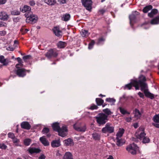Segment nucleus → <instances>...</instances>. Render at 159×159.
<instances>
[{
    "mask_svg": "<svg viewBox=\"0 0 159 159\" xmlns=\"http://www.w3.org/2000/svg\"><path fill=\"white\" fill-rule=\"evenodd\" d=\"M145 77L142 75H140L139 77L138 80L136 79H131L130 83L126 84L123 87L124 89L130 90L133 86L135 87L136 90H138L140 87L141 88L142 86V84L144 81H146Z\"/></svg>",
    "mask_w": 159,
    "mask_h": 159,
    "instance_id": "nucleus-1",
    "label": "nucleus"
},
{
    "mask_svg": "<svg viewBox=\"0 0 159 159\" xmlns=\"http://www.w3.org/2000/svg\"><path fill=\"white\" fill-rule=\"evenodd\" d=\"M52 127L53 130L57 131L59 135L62 137H64L66 135L67 129L65 126H63L61 128L58 122H55L53 123Z\"/></svg>",
    "mask_w": 159,
    "mask_h": 159,
    "instance_id": "nucleus-2",
    "label": "nucleus"
},
{
    "mask_svg": "<svg viewBox=\"0 0 159 159\" xmlns=\"http://www.w3.org/2000/svg\"><path fill=\"white\" fill-rule=\"evenodd\" d=\"M25 16L26 17V23L34 24L36 23L38 20L37 16L33 14L31 11L26 13L25 14Z\"/></svg>",
    "mask_w": 159,
    "mask_h": 159,
    "instance_id": "nucleus-3",
    "label": "nucleus"
},
{
    "mask_svg": "<svg viewBox=\"0 0 159 159\" xmlns=\"http://www.w3.org/2000/svg\"><path fill=\"white\" fill-rule=\"evenodd\" d=\"M95 118L97 123L100 126L104 125L108 120L107 115L102 113H99Z\"/></svg>",
    "mask_w": 159,
    "mask_h": 159,
    "instance_id": "nucleus-4",
    "label": "nucleus"
},
{
    "mask_svg": "<svg viewBox=\"0 0 159 159\" xmlns=\"http://www.w3.org/2000/svg\"><path fill=\"white\" fill-rule=\"evenodd\" d=\"M144 81L143 84H143L141 88V90L143 91L146 96L152 99L154 98V95L148 91V85Z\"/></svg>",
    "mask_w": 159,
    "mask_h": 159,
    "instance_id": "nucleus-5",
    "label": "nucleus"
},
{
    "mask_svg": "<svg viewBox=\"0 0 159 159\" xmlns=\"http://www.w3.org/2000/svg\"><path fill=\"white\" fill-rule=\"evenodd\" d=\"M102 132L104 133L111 134L114 132V127L111 126V124L109 123H107L105 127L102 129Z\"/></svg>",
    "mask_w": 159,
    "mask_h": 159,
    "instance_id": "nucleus-6",
    "label": "nucleus"
},
{
    "mask_svg": "<svg viewBox=\"0 0 159 159\" xmlns=\"http://www.w3.org/2000/svg\"><path fill=\"white\" fill-rule=\"evenodd\" d=\"M126 149L132 154L135 155L136 153V151L139 149V148L134 143H133L127 147Z\"/></svg>",
    "mask_w": 159,
    "mask_h": 159,
    "instance_id": "nucleus-7",
    "label": "nucleus"
},
{
    "mask_svg": "<svg viewBox=\"0 0 159 159\" xmlns=\"http://www.w3.org/2000/svg\"><path fill=\"white\" fill-rule=\"evenodd\" d=\"M135 136L137 138L140 140H142L145 136L146 134L144 133V129L143 127H140L139 130L135 134Z\"/></svg>",
    "mask_w": 159,
    "mask_h": 159,
    "instance_id": "nucleus-8",
    "label": "nucleus"
},
{
    "mask_svg": "<svg viewBox=\"0 0 159 159\" xmlns=\"http://www.w3.org/2000/svg\"><path fill=\"white\" fill-rule=\"evenodd\" d=\"M58 55L57 52L53 49H50L45 54V56L50 59L52 57H56Z\"/></svg>",
    "mask_w": 159,
    "mask_h": 159,
    "instance_id": "nucleus-9",
    "label": "nucleus"
},
{
    "mask_svg": "<svg viewBox=\"0 0 159 159\" xmlns=\"http://www.w3.org/2000/svg\"><path fill=\"white\" fill-rule=\"evenodd\" d=\"M83 5L86 9L90 11L91 9L92 1L91 0H81Z\"/></svg>",
    "mask_w": 159,
    "mask_h": 159,
    "instance_id": "nucleus-10",
    "label": "nucleus"
},
{
    "mask_svg": "<svg viewBox=\"0 0 159 159\" xmlns=\"http://www.w3.org/2000/svg\"><path fill=\"white\" fill-rule=\"evenodd\" d=\"M74 128L76 130L80 132H84L86 129L85 125L81 126L79 124L76 123L73 125Z\"/></svg>",
    "mask_w": 159,
    "mask_h": 159,
    "instance_id": "nucleus-11",
    "label": "nucleus"
},
{
    "mask_svg": "<svg viewBox=\"0 0 159 159\" xmlns=\"http://www.w3.org/2000/svg\"><path fill=\"white\" fill-rule=\"evenodd\" d=\"M29 72L30 70H26L24 69H18L16 71L17 75L20 77H23L26 75V71Z\"/></svg>",
    "mask_w": 159,
    "mask_h": 159,
    "instance_id": "nucleus-12",
    "label": "nucleus"
},
{
    "mask_svg": "<svg viewBox=\"0 0 159 159\" xmlns=\"http://www.w3.org/2000/svg\"><path fill=\"white\" fill-rule=\"evenodd\" d=\"M53 31L55 35L59 37L62 35V32L59 28L57 27H54L53 29Z\"/></svg>",
    "mask_w": 159,
    "mask_h": 159,
    "instance_id": "nucleus-13",
    "label": "nucleus"
},
{
    "mask_svg": "<svg viewBox=\"0 0 159 159\" xmlns=\"http://www.w3.org/2000/svg\"><path fill=\"white\" fill-rule=\"evenodd\" d=\"M27 151L30 154L39 153L41 151L39 149L35 148H29Z\"/></svg>",
    "mask_w": 159,
    "mask_h": 159,
    "instance_id": "nucleus-14",
    "label": "nucleus"
},
{
    "mask_svg": "<svg viewBox=\"0 0 159 159\" xmlns=\"http://www.w3.org/2000/svg\"><path fill=\"white\" fill-rule=\"evenodd\" d=\"M21 126L22 128L27 130L30 129L31 128V126L30 124L27 121L23 122L21 124Z\"/></svg>",
    "mask_w": 159,
    "mask_h": 159,
    "instance_id": "nucleus-15",
    "label": "nucleus"
},
{
    "mask_svg": "<svg viewBox=\"0 0 159 159\" xmlns=\"http://www.w3.org/2000/svg\"><path fill=\"white\" fill-rule=\"evenodd\" d=\"M9 18L8 15L4 11H2L0 13V19L2 20H7Z\"/></svg>",
    "mask_w": 159,
    "mask_h": 159,
    "instance_id": "nucleus-16",
    "label": "nucleus"
},
{
    "mask_svg": "<svg viewBox=\"0 0 159 159\" xmlns=\"http://www.w3.org/2000/svg\"><path fill=\"white\" fill-rule=\"evenodd\" d=\"M64 144L67 146H71L74 145V143L73 139L68 138L64 141Z\"/></svg>",
    "mask_w": 159,
    "mask_h": 159,
    "instance_id": "nucleus-17",
    "label": "nucleus"
},
{
    "mask_svg": "<svg viewBox=\"0 0 159 159\" xmlns=\"http://www.w3.org/2000/svg\"><path fill=\"white\" fill-rule=\"evenodd\" d=\"M20 10L23 13L30 12L31 10V7L27 5H25L23 7H20Z\"/></svg>",
    "mask_w": 159,
    "mask_h": 159,
    "instance_id": "nucleus-18",
    "label": "nucleus"
},
{
    "mask_svg": "<svg viewBox=\"0 0 159 159\" xmlns=\"http://www.w3.org/2000/svg\"><path fill=\"white\" fill-rule=\"evenodd\" d=\"M51 144L53 148L59 147L61 145L60 141L59 139L53 140L52 141Z\"/></svg>",
    "mask_w": 159,
    "mask_h": 159,
    "instance_id": "nucleus-19",
    "label": "nucleus"
},
{
    "mask_svg": "<svg viewBox=\"0 0 159 159\" xmlns=\"http://www.w3.org/2000/svg\"><path fill=\"white\" fill-rule=\"evenodd\" d=\"M39 140L45 146H48L49 145V143L48 140L43 136L40 138Z\"/></svg>",
    "mask_w": 159,
    "mask_h": 159,
    "instance_id": "nucleus-20",
    "label": "nucleus"
},
{
    "mask_svg": "<svg viewBox=\"0 0 159 159\" xmlns=\"http://www.w3.org/2000/svg\"><path fill=\"white\" fill-rule=\"evenodd\" d=\"M125 132V130L122 128H120L119 130L116 134V138L119 139L122 136L123 134Z\"/></svg>",
    "mask_w": 159,
    "mask_h": 159,
    "instance_id": "nucleus-21",
    "label": "nucleus"
},
{
    "mask_svg": "<svg viewBox=\"0 0 159 159\" xmlns=\"http://www.w3.org/2000/svg\"><path fill=\"white\" fill-rule=\"evenodd\" d=\"M116 144L118 146H121L125 143V140L121 139H116Z\"/></svg>",
    "mask_w": 159,
    "mask_h": 159,
    "instance_id": "nucleus-22",
    "label": "nucleus"
},
{
    "mask_svg": "<svg viewBox=\"0 0 159 159\" xmlns=\"http://www.w3.org/2000/svg\"><path fill=\"white\" fill-rule=\"evenodd\" d=\"M150 23L152 25L159 24V15L152 19L150 21Z\"/></svg>",
    "mask_w": 159,
    "mask_h": 159,
    "instance_id": "nucleus-23",
    "label": "nucleus"
},
{
    "mask_svg": "<svg viewBox=\"0 0 159 159\" xmlns=\"http://www.w3.org/2000/svg\"><path fill=\"white\" fill-rule=\"evenodd\" d=\"M129 18L130 20V24L131 25H132V23L135 21L136 16L134 13H132L129 16Z\"/></svg>",
    "mask_w": 159,
    "mask_h": 159,
    "instance_id": "nucleus-24",
    "label": "nucleus"
},
{
    "mask_svg": "<svg viewBox=\"0 0 159 159\" xmlns=\"http://www.w3.org/2000/svg\"><path fill=\"white\" fill-rule=\"evenodd\" d=\"M142 114L139 110L135 109L134 111V116L137 119H139L141 118Z\"/></svg>",
    "mask_w": 159,
    "mask_h": 159,
    "instance_id": "nucleus-25",
    "label": "nucleus"
},
{
    "mask_svg": "<svg viewBox=\"0 0 159 159\" xmlns=\"http://www.w3.org/2000/svg\"><path fill=\"white\" fill-rule=\"evenodd\" d=\"M158 13V10L157 9H153L152 10L151 12L148 14V16L150 17H152L154 15Z\"/></svg>",
    "mask_w": 159,
    "mask_h": 159,
    "instance_id": "nucleus-26",
    "label": "nucleus"
},
{
    "mask_svg": "<svg viewBox=\"0 0 159 159\" xmlns=\"http://www.w3.org/2000/svg\"><path fill=\"white\" fill-rule=\"evenodd\" d=\"M44 2L50 6L54 5L57 2L55 0H44Z\"/></svg>",
    "mask_w": 159,
    "mask_h": 159,
    "instance_id": "nucleus-27",
    "label": "nucleus"
},
{
    "mask_svg": "<svg viewBox=\"0 0 159 159\" xmlns=\"http://www.w3.org/2000/svg\"><path fill=\"white\" fill-rule=\"evenodd\" d=\"M92 137L96 140H99L101 138V134L97 133H95L92 134Z\"/></svg>",
    "mask_w": 159,
    "mask_h": 159,
    "instance_id": "nucleus-28",
    "label": "nucleus"
},
{
    "mask_svg": "<svg viewBox=\"0 0 159 159\" xmlns=\"http://www.w3.org/2000/svg\"><path fill=\"white\" fill-rule=\"evenodd\" d=\"M152 5H149L147 6L144 7L143 10V11L144 13H147L149 11L152 9Z\"/></svg>",
    "mask_w": 159,
    "mask_h": 159,
    "instance_id": "nucleus-29",
    "label": "nucleus"
},
{
    "mask_svg": "<svg viewBox=\"0 0 159 159\" xmlns=\"http://www.w3.org/2000/svg\"><path fill=\"white\" fill-rule=\"evenodd\" d=\"M49 131V129L47 127L44 128L42 130V132L43 134H47V136L48 137H49L51 135L50 134H48Z\"/></svg>",
    "mask_w": 159,
    "mask_h": 159,
    "instance_id": "nucleus-30",
    "label": "nucleus"
},
{
    "mask_svg": "<svg viewBox=\"0 0 159 159\" xmlns=\"http://www.w3.org/2000/svg\"><path fill=\"white\" fill-rule=\"evenodd\" d=\"M63 159H73L72 154L70 152H66V153Z\"/></svg>",
    "mask_w": 159,
    "mask_h": 159,
    "instance_id": "nucleus-31",
    "label": "nucleus"
},
{
    "mask_svg": "<svg viewBox=\"0 0 159 159\" xmlns=\"http://www.w3.org/2000/svg\"><path fill=\"white\" fill-rule=\"evenodd\" d=\"M31 140L29 138H26L24 139L23 143L26 146H29L31 142Z\"/></svg>",
    "mask_w": 159,
    "mask_h": 159,
    "instance_id": "nucleus-32",
    "label": "nucleus"
},
{
    "mask_svg": "<svg viewBox=\"0 0 159 159\" xmlns=\"http://www.w3.org/2000/svg\"><path fill=\"white\" fill-rule=\"evenodd\" d=\"M70 15L67 13L63 15L62 20L65 21H68L70 20Z\"/></svg>",
    "mask_w": 159,
    "mask_h": 159,
    "instance_id": "nucleus-33",
    "label": "nucleus"
},
{
    "mask_svg": "<svg viewBox=\"0 0 159 159\" xmlns=\"http://www.w3.org/2000/svg\"><path fill=\"white\" fill-rule=\"evenodd\" d=\"M66 43L62 41H59L57 43L58 47L60 48H64L66 46Z\"/></svg>",
    "mask_w": 159,
    "mask_h": 159,
    "instance_id": "nucleus-34",
    "label": "nucleus"
},
{
    "mask_svg": "<svg viewBox=\"0 0 159 159\" xmlns=\"http://www.w3.org/2000/svg\"><path fill=\"white\" fill-rule=\"evenodd\" d=\"M96 102L98 106H101L104 102V101L100 98H96Z\"/></svg>",
    "mask_w": 159,
    "mask_h": 159,
    "instance_id": "nucleus-35",
    "label": "nucleus"
},
{
    "mask_svg": "<svg viewBox=\"0 0 159 159\" xmlns=\"http://www.w3.org/2000/svg\"><path fill=\"white\" fill-rule=\"evenodd\" d=\"M81 35L83 37L88 36L89 35L88 31L85 30H82L80 32Z\"/></svg>",
    "mask_w": 159,
    "mask_h": 159,
    "instance_id": "nucleus-36",
    "label": "nucleus"
},
{
    "mask_svg": "<svg viewBox=\"0 0 159 159\" xmlns=\"http://www.w3.org/2000/svg\"><path fill=\"white\" fill-rule=\"evenodd\" d=\"M103 111L105 113L106 115L108 116L109 115H111L112 113L110 109L108 108H106L103 110Z\"/></svg>",
    "mask_w": 159,
    "mask_h": 159,
    "instance_id": "nucleus-37",
    "label": "nucleus"
},
{
    "mask_svg": "<svg viewBox=\"0 0 159 159\" xmlns=\"http://www.w3.org/2000/svg\"><path fill=\"white\" fill-rule=\"evenodd\" d=\"M120 112L123 115H125L126 114H129L130 113L124 109L122 108L121 107H120L119 108Z\"/></svg>",
    "mask_w": 159,
    "mask_h": 159,
    "instance_id": "nucleus-38",
    "label": "nucleus"
},
{
    "mask_svg": "<svg viewBox=\"0 0 159 159\" xmlns=\"http://www.w3.org/2000/svg\"><path fill=\"white\" fill-rule=\"evenodd\" d=\"M152 120L155 122L159 123V114L155 115L153 116Z\"/></svg>",
    "mask_w": 159,
    "mask_h": 159,
    "instance_id": "nucleus-39",
    "label": "nucleus"
},
{
    "mask_svg": "<svg viewBox=\"0 0 159 159\" xmlns=\"http://www.w3.org/2000/svg\"><path fill=\"white\" fill-rule=\"evenodd\" d=\"M105 39L103 38H101L99 39L97 44L98 45H100L103 43Z\"/></svg>",
    "mask_w": 159,
    "mask_h": 159,
    "instance_id": "nucleus-40",
    "label": "nucleus"
},
{
    "mask_svg": "<svg viewBox=\"0 0 159 159\" xmlns=\"http://www.w3.org/2000/svg\"><path fill=\"white\" fill-rule=\"evenodd\" d=\"M11 14L12 15H19L20 14L19 11L15 10L11 11Z\"/></svg>",
    "mask_w": 159,
    "mask_h": 159,
    "instance_id": "nucleus-41",
    "label": "nucleus"
},
{
    "mask_svg": "<svg viewBox=\"0 0 159 159\" xmlns=\"http://www.w3.org/2000/svg\"><path fill=\"white\" fill-rule=\"evenodd\" d=\"M94 43V41L93 40H92L91 42L89 43L88 49H91L92 48Z\"/></svg>",
    "mask_w": 159,
    "mask_h": 159,
    "instance_id": "nucleus-42",
    "label": "nucleus"
},
{
    "mask_svg": "<svg viewBox=\"0 0 159 159\" xmlns=\"http://www.w3.org/2000/svg\"><path fill=\"white\" fill-rule=\"evenodd\" d=\"M106 101L107 102H109L112 103H114L116 102V100L113 98H107L106 99Z\"/></svg>",
    "mask_w": 159,
    "mask_h": 159,
    "instance_id": "nucleus-43",
    "label": "nucleus"
},
{
    "mask_svg": "<svg viewBox=\"0 0 159 159\" xmlns=\"http://www.w3.org/2000/svg\"><path fill=\"white\" fill-rule=\"evenodd\" d=\"M143 143H148L150 140L148 138L145 137V136L143 139Z\"/></svg>",
    "mask_w": 159,
    "mask_h": 159,
    "instance_id": "nucleus-44",
    "label": "nucleus"
},
{
    "mask_svg": "<svg viewBox=\"0 0 159 159\" xmlns=\"http://www.w3.org/2000/svg\"><path fill=\"white\" fill-rule=\"evenodd\" d=\"M31 56L30 55H28L24 56L23 57V59L25 61H26L27 60L31 58Z\"/></svg>",
    "mask_w": 159,
    "mask_h": 159,
    "instance_id": "nucleus-45",
    "label": "nucleus"
},
{
    "mask_svg": "<svg viewBox=\"0 0 159 159\" xmlns=\"http://www.w3.org/2000/svg\"><path fill=\"white\" fill-rule=\"evenodd\" d=\"M8 135V137L11 139H12L15 137L14 134L12 133H9Z\"/></svg>",
    "mask_w": 159,
    "mask_h": 159,
    "instance_id": "nucleus-46",
    "label": "nucleus"
},
{
    "mask_svg": "<svg viewBox=\"0 0 159 159\" xmlns=\"http://www.w3.org/2000/svg\"><path fill=\"white\" fill-rule=\"evenodd\" d=\"M7 147L3 143L0 144V148L3 149H5Z\"/></svg>",
    "mask_w": 159,
    "mask_h": 159,
    "instance_id": "nucleus-47",
    "label": "nucleus"
},
{
    "mask_svg": "<svg viewBox=\"0 0 159 159\" xmlns=\"http://www.w3.org/2000/svg\"><path fill=\"white\" fill-rule=\"evenodd\" d=\"M98 107L95 104H93L91 106L90 109L91 110L96 109L98 108Z\"/></svg>",
    "mask_w": 159,
    "mask_h": 159,
    "instance_id": "nucleus-48",
    "label": "nucleus"
},
{
    "mask_svg": "<svg viewBox=\"0 0 159 159\" xmlns=\"http://www.w3.org/2000/svg\"><path fill=\"white\" fill-rule=\"evenodd\" d=\"M12 141L14 143H19L20 142V140L19 139L16 138V137L12 139Z\"/></svg>",
    "mask_w": 159,
    "mask_h": 159,
    "instance_id": "nucleus-49",
    "label": "nucleus"
},
{
    "mask_svg": "<svg viewBox=\"0 0 159 159\" xmlns=\"http://www.w3.org/2000/svg\"><path fill=\"white\" fill-rule=\"evenodd\" d=\"M29 31V30L25 29V30L24 29H21L20 31L22 32V34H24L26 33L28 31Z\"/></svg>",
    "mask_w": 159,
    "mask_h": 159,
    "instance_id": "nucleus-50",
    "label": "nucleus"
},
{
    "mask_svg": "<svg viewBox=\"0 0 159 159\" xmlns=\"http://www.w3.org/2000/svg\"><path fill=\"white\" fill-rule=\"evenodd\" d=\"M6 23L5 22H2V21H1L0 22V27H6Z\"/></svg>",
    "mask_w": 159,
    "mask_h": 159,
    "instance_id": "nucleus-51",
    "label": "nucleus"
},
{
    "mask_svg": "<svg viewBox=\"0 0 159 159\" xmlns=\"http://www.w3.org/2000/svg\"><path fill=\"white\" fill-rule=\"evenodd\" d=\"M6 34V32L5 31H0V35L1 36H4Z\"/></svg>",
    "mask_w": 159,
    "mask_h": 159,
    "instance_id": "nucleus-52",
    "label": "nucleus"
},
{
    "mask_svg": "<svg viewBox=\"0 0 159 159\" xmlns=\"http://www.w3.org/2000/svg\"><path fill=\"white\" fill-rule=\"evenodd\" d=\"M138 94L140 98H144V96L143 93H141V92H139L138 93Z\"/></svg>",
    "mask_w": 159,
    "mask_h": 159,
    "instance_id": "nucleus-53",
    "label": "nucleus"
},
{
    "mask_svg": "<svg viewBox=\"0 0 159 159\" xmlns=\"http://www.w3.org/2000/svg\"><path fill=\"white\" fill-rule=\"evenodd\" d=\"M45 157H46L44 154H42L39 157V159H45Z\"/></svg>",
    "mask_w": 159,
    "mask_h": 159,
    "instance_id": "nucleus-54",
    "label": "nucleus"
},
{
    "mask_svg": "<svg viewBox=\"0 0 159 159\" xmlns=\"http://www.w3.org/2000/svg\"><path fill=\"white\" fill-rule=\"evenodd\" d=\"M125 120L127 122H129L131 121L132 118L131 117H126Z\"/></svg>",
    "mask_w": 159,
    "mask_h": 159,
    "instance_id": "nucleus-55",
    "label": "nucleus"
},
{
    "mask_svg": "<svg viewBox=\"0 0 159 159\" xmlns=\"http://www.w3.org/2000/svg\"><path fill=\"white\" fill-rule=\"evenodd\" d=\"M29 4L31 6H33L35 5V2L33 1H30L29 2Z\"/></svg>",
    "mask_w": 159,
    "mask_h": 159,
    "instance_id": "nucleus-56",
    "label": "nucleus"
},
{
    "mask_svg": "<svg viewBox=\"0 0 159 159\" xmlns=\"http://www.w3.org/2000/svg\"><path fill=\"white\" fill-rule=\"evenodd\" d=\"M7 49L8 51H13L14 49L12 47L9 46L7 48Z\"/></svg>",
    "mask_w": 159,
    "mask_h": 159,
    "instance_id": "nucleus-57",
    "label": "nucleus"
},
{
    "mask_svg": "<svg viewBox=\"0 0 159 159\" xmlns=\"http://www.w3.org/2000/svg\"><path fill=\"white\" fill-rule=\"evenodd\" d=\"M6 1V0H0V5L5 4Z\"/></svg>",
    "mask_w": 159,
    "mask_h": 159,
    "instance_id": "nucleus-58",
    "label": "nucleus"
},
{
    "mask_svg": "<svg viewBox=\"0 0 159 159\" xmlns=\"http://www.w3.org/2000/svg\"><path fill=\"white\" fill-rule=\"evenodd\" d=\"M20 18L18 17H17L16 18H14L13 19V20L15 22H18Z\"/></svg>",
    "mask_w": 159,
    "mask_h": 159,
    "instance_id": "nucleus-59",
    "label": "nucleus"
},
{
    "mask_svg": "<svg viewBox=\"0 0 159 159\" xmlns=\"http://www.w3.org/2000/svg\"><path fill=\"white\" fill-rule=\"evenodd\" d=\"M152 125L155 126L157 128H159V124H156L155 123H152Z\"/></svg>",
    "mask_w": 159,
    "mask_h": 159,
    "instance_id": "nucleus-60",
    "label": "nucleus"
},
{
    "mask_svg": "<svg viewBox=\"0 0 159 159\" xmlns=\"http://www.w3.org/2000/svg\"><path fill=\"white\" fill-rule=\"evenodd\" d=\"M17 59L19 62V63L20 64H22L21 63L22 60L21 59L20 57H17Z\"/></svg>",
    "mask_w": 159,
    "mask_h": 159,
    "instance_id": "nucleus-61",
    "label": "nucleus"
},
{
    "mask_svg": "<svg viewBox=\"0 0 159 159\" xmlns=\"http://www.w3.org/2000/svg\"><path fill=\"white\" fill-rule=\"evenodd\" d=\"M133 126L135 129L137 128L139 126L138 123H134L133 125Z\"/></svg>",
    "mask_w": 159,
    "mask_h": 159,
    "instance_id": "nucleus-62",
    "label": "nucleus"
},
{
    "mask_svg": "<svg viewBox=\"0 0 159 159\" xmlns=\"http://www.w3.org/2000/svg\"><path fill=\"white\" fill-rule=\"evenodd\" d=\"M66 0H60V2L61 3L64 4L66 3Z\"/></svg>",
    "mask_w": 159,
    "mask_h": 159,
    "instance_id": "nucleus-63",
    "label": "nucleus"
},
{
    "mask_svg": "<svg viewBox=\"0 0 159 159\" xmlns=\"http://www.w3.org/2000/svg\"><path fill=\"white\" fill-rule=\"evenodd\" d=\"M126 96L125 94H124L122 97L120 98V99L121 100L122 98H125Z\"/></svg>",
    "mask_w": 159,
    "mask_h": 159,
    "instance_id": "nucleus-64",
    "label": "nucleus"
}]
</instances>
